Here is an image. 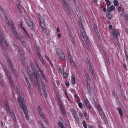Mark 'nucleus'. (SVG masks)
Segmentation results:
<instances>
[{
  "label": "nucleus",
  "mask_w": 128,
  "mask_h": 128,
  "mask_svg": "<svg viewBox=\"0 0 128 128\" xmlns=\"http://www.w3.org/2000/svg\"><path fill=\"white\" fill-rule=\"evenodd\" d=\"M100 106L99 104L97 106V108L98 111L102 110V109Z\"/></svg>",
  "instance_id": "obj_31"
},
{
  "label": "nucleus",
  "mask_w": 128,
  "mask_h": 128,
  "mask_svg": "<svg viewBox=\"0 0 128 128\" xmlns=\"http://www.w3.org/2000/svg\"><path fill=\"white\" fill-rule=\"evenodd\" d=\"M108 28H109V29L110 30L112 29V26L111 25H109V26H108Z\"/></svg>",
  "instance_id": "obj_59"
},
{
  "label": "nucleus",
  "mask_w": 128,
  "mask_h": 128,
  "mask_svg": "<svg viewBox=\"0 0 128 128\" xmlns=\"http://www.w3.org/2000/svg\"><path fill=\"white\" fill-rule=\"evenodd\" d=\"M18 8L20 13V14H22V11L21 8L18 6Z\"/></svg>",
  "instance_id": "obj_45"
},
{
  "label": "nucleus",
  "mask_w": 128,
  "mask_h": 128,
  "mask_svg": "<svg viewBox=\"0 0 128 128\" xmlns=\"http://www.w3.org/2000/svg\"><path fill=\"white\" fill-rule=\"evenodd\" d=\"M41 84L42 86V90L44 93V95L45 96H46V92L45 90V86L44 82L41 81Z\"/></svg>",
  "instance_id": "obj_11"
},
{
  "label": "nucleus",
  "mask_w": 128,
  "mask_h": 128,
  "mask_svg": "<svg viewBox=\"0 0 128 128\" xmlns=\"http://www.w3.org/2000/svg\"><path fill=\"white\" fill-rule=\"evenodd\" d=\"M107 17L109 19H110L112 18V15L110 14H108L107 15Z\"/></svg>",
  "instance_id": "obj_37"
},
{
  "label": "nucleus",
  "mask_w": 128,
  "mask_h": 128,
  "mask_svg": "<svg viewBox=\"0 0 128 128\" xmlns=\"http://www.w3.org/2000/svg\"><path fill=\"white\" fill-rule=\"evenodd\" d=\"M7 23L8 25L9 26H13V24L12 22H7Z\"/></svg>",
  "instance_id": "obj_29"
},
{
  "label": "nucleus",
  "mask_w": 128,
  "mask_h": 128,
  "mask_svg": "<svg viewBox=\"0 0 128 128\" xmlns=\"http://www.w3.org/2000/svg\"><path fill=\"white\" fill-rule=\"evenodd\" d=\"M43 120L47 124V120L46 119V118H44V119H43Z\"/></svg>",
  "instance_id": "obj_61"
},
{
  "label": "nucleus",
  "mask_w": 128,
  "mask_h": 128,
  "mask_svg": "<svg viewBox=\"0 0 128 128\" xmlns=\"http://www.w3.org/2000/svg\"><path fill=\"white\" fill-rule=\"evenodd\" d=\"M26 82L27 83V84L28 86V87L29 88H30V82H29V80L28 81H26Z\"/></svg>",
  "instance_id": "obj_46"
},
{
  "label": "nucleus",
  "mask_w": 128,
  "mask_h": 128,
  "mask_svg": "<svg viewBox=\"0 0 128 128\" xmlns=\"http://www.w3.org/2000/svg\"><path fill=\"white\" fill-rule=\"evenodd\" d=\"M72 82L73 84H75V79L74 77V76L72 75Z\"/></svg>",
  "instance_id": "obj_17"
},
{
  "label": "nucleus",
  "mask_w": 128,
  "mask_h": 128,
  "mask_svg": "<svg viewBox=\"0 0 128 128\" xmlns=\"http://www.w3.org/2000/svg\"><path fill=\"white\" fill-rule=\"evenodd\" d=\"M56 53L60 56L62 60H65V56L64 54L61 50L59 49H57L56 50Z\"/></svg>",
  "instance_id": "obj_5"
},
{
  "label": "nucleus",
  "mask_w": 128,
  "mask_h": 128,
  "mask_svg": "<svg viewBox=\"0 0 128 128\" xmlns=\"http://www.w3.org/2000/svg\"><path fill=\"white\" fill-rule=\"evenodd\" d=\"M72 114L73 115L75 119L76 120V118H77V114L76 111L73 109H72Z\"/></svg>",
  "instance_id": "obj_14"
},
{
  "label": "nucleus",
  "mask_w": 128,
  "mask_h": 128,
  "mask_svg": "<svg viewBox=\"0 0 128 128\" xmlns=\"http://www.w3.org/2000/svg\"><path fill=\"white\" fill-rule=\"evenodd\" d=\"M98 112L100 114L101 116H102L104 115V113L102 110H101L100 111H98Z\"/></svg>",
  "instance_id": "obj_40"
},
{
  "label": "nucleus",
  "mask_w": 128,
  "mask_h": 128,
  "mask_svg": "<svg viewBox=\"0 0 128 128\" xmlns=\"http://www.w3.org/2000/svg\"><path fill=\"white\" fill-rule=\"evenodd\" d=\"M18 52L20 55V56H22V57H21V58H22V59H23V56H22V55L23 54L22 51L21 50H18Z\"/></svg>",
  "instance_id": "obj_30"
},
{
  "label": "nucleus",
  "mask_w": 128,
  "mask_h": 128,
  "mask_svg": "<svg viewBox=\"0 0 128 128\" xmlns=\"http://www.w3.org/2000/svg\"><path fill=\"white\" fill-rule=\"evenodd\" d=\"M44 22V19L43 18H40V26L43 30H44L45 28Z\"/></svg>",
  "instance_id": "obj_9"
},
{
  "label": "nucleus",
  "mask_w": 128,
  "mask_h": 128,
  "mask_svg": "<svg viewBox=\"0 0 128 128\" xmlns=\"http://www.w3.org/2000/svg\"><path fill=\"white\" fill-rule=\"evenodd\" d=\"M76 10L78 12V14L79 15H80L81 14L80 11V10L79 8L78 7H76Z\"/></svg>",
  "instance_id": "obj_38"
},
{
  "label": "nucleus",
  "mask_w": 128,
  "mask_h": 128,
  "mask_svg": "<svg viewBox=\"0 0 128 128\" xmlns=\"http://www.w3.org/2000/svg\"><path fill=\"white\" fill-rule=\"evenodd\" d=\"M116 99L117 102L118 103H119V100L118 98V96H116Z\"/></svg>",
  "instance_id": "obj_48"
},
{
  "label": "nucleus",
  "mask_w": 128,
  "mask_h": 128,
  "mask_svg": "<svg viewBox=\"0 0 128 128\" xmlns=\"http://www.w3.org/2000/svg\"><path fill=\"white\" fill-rule=\"evenodd\" d=\"M3 42L4 43L6 47H8V43L6 41L4 40L3 35L1 32L0 31V44L2 47L3 48L4 45Z\"/></svg>",
  "instance_id": "obj_4"
},
{
  "label": "nucleus",
  "mask_w": 128,
  "mask_h": 128,
  "mask_svg": "<svg viewBox=\"0 0 128 128\" xmlns=\"http://www.w3.org/2000/svg\"><path fill=\"white\" fill-rule=\"evenodd\" d=\"M123 66L126 70H127L126 65L125 64H123Z\"/></svg>",
  "instance_id": "obj_55"
},
{
  "label": "nucleus",
  "mask_w": 128,
  "mask_h": 128,
  "mask_svg": "<svg viewBox=\"0 0 128 128\" xmlns=\"http://www.w3.org/2000/svg\"><path fill=\"white\" fill-rule=\"evenodd\" d=\"M89 68L90 69V71H92V70H93L92 67L90 65H89Z\"/></svg>",
  "instance_id": "obj_56"
},
{
  "label": "nucleus",
  "mask_w": 128,
  "mask_h": 128,
  "mask_svg": "<svg viewBox=\"0 0 128 128\" xmlns=\"http://www.w3.org/2000/svg\"><path fill=\"white\" fill-rule=\"evenodd\" d=\"M6 60L7 62L9 63L10 66V67L11 70L13 72H14V66L12 64L11 62V61L10 59L8 58H6Z\"/></svg>",
  "instance_id": "obj_8"
},
{
  "label": "nucleus",
  "mask_w": 128,
  "mask_h": 128,
  "mask_svg": "<svg viewBox=\"0 0 128 128\" xmlns=\"http://www.w3.org/2000/svg\"><path fill=\"white\" fill-rule=\"evenodd\" d=\"M122 8L120 6H119L118 8V10L119 12H120L121 11Z\"/></svg>",
  "instance_id": "obj_52"
},
{
  "label": "nucleus",
  "mask_w": 128,
  "mask_h": 128,
  "mask_svg": "<svg viewBox=\"0 0 128 128\" xmlns=\"http://www.w3.org/2000/svg\"><path fill=\"white\" fill-rule=\"evenodd\" d=\"M64 6L66 8V10H69V9L68 8V6H67V5L66 4L64 5Z\"/></svg>",
  "instance_id": "obj_53"
},
{
  "label": "nucleus",
  "mask_w": 128,
  "mask_h": 128,
  "mask_svg": "<svg viewBox=\"0 0 128 128\" xmlns=\"http://www.w3.org/2000/svg\"><path fill=\"white\" fill-rule=\"evenodd\" d=\"M28 73L30 74V80H32L33 79V77L32 75V74H31V72L29 70H28Z\"/></svg>",
  "instance_id": "obj_19"
},
{
  "label": "nucleus",
  "mask_w": 128,
  "mask_h": 128,
  "mask_svg": "<svg viewBox=\"0 0 128 128\" xmlns=\"http://www.w3.org/2000/svg\"><path fill=\"white\" fill-rule=\"evenodd\" d=\"M89 43V42H88V43ZM88 43H87V42H86V43H85V44H84L86 45V48H87V49L88 50H90V48H89V47H88V46L87 45V44H88Z\"/></svg>",
  "instance_id": "obj_50"
},
{
  "label": "nucleus",
  "mask_w": 128,
  "mask_h": 128,
  "mask_svg": "<svg viewBox=\"0 0 128 128\" xmlns=\"http://www.w3.org/2000/svg\"><path fill=\"white\" fill-rule=\"evenodd\" d=\"M46 58L49 62H50V60L48 58V57L47 56H45Z\"/></svg>",
  "instance_id": "obj_64"
},
{
  "label": "nucleus",
  "mask_w": 128,
  "mask_h": 128,
  "mask_svg": "<svg viewBox=\"0 0 128 128\" xmlns=\"http://www.w3.org/2000/svg\"><path fill=\"white\" fill-rule=\"evenodd\" d=\"M40 116H41V117L43 120L44 118H46L44 117V116H43L42 114H41V115H40Z\"/></svg>",
  "instance_id": "obj_58"
},
{
  "label": "nucleus",
  "mask_w": 128,
  "mask_h": 128,
  "mask_svg": "<svg viewBox=\"0 0 128 128\" xmlns=\"http://www.w3.org/2000/svg\"><path fill=\"white\" fill-rule=\"evenodd\" d=\"M56 82L57 85L58 86H59L60 85V84L59 83L58 81V80H56Z\"/></svg>",
  "instance_id": "obj_60"
},
{
  "label": "nucleus",
  "mask_w": 128,
  "mask_h": 128,
  "mask_svg": "<svg viewBox=\"0 0 128 128\" xmlns=\"http://www.w3.org/2000/svg\"><path fill=\"white\" fill-rule=\"evenodd\" d=\"M114 5L116 6H118L119 5V4L118 2L116 0H115L114 1Z\"/></svg>",
  "instance_id": "obj_22"
},
{
  "label": "nucleus",
  "mask_w": 128,
  "mask_h": 128,
  "mask_svg": "<svg viewBox=\"0 0 128 128\" xmlns=\"http://www.w3.org/2000/svg\"><path fill=\"white\" fill-rule=\"evenodd\" d=\"M34 48L36 50V53L38 54H39V51L38 49V48L36 47V46H34Z\"/></svg>",
  "instance_id": "obj_33"
},
{
  "label": "nucleus",
  "mask_w": 128,
  "mask_h": 128,
  "mask_svg": "<svg viewBox=\"0 0 128 128\" xmlns=\"http://www.w3.org/2000/svg\"><path fill=\"white\" fill-rule=\"evenodd\" d=\"M4 105L7 112L8 113H10V110L6 102H4Z\"/></svg>",
  "instance_id": "obj_13"
},
{
  "label": "nucleus",
  "mask_w": 128,
  "mask_h": 128,
  "mask_svg": "<svg viewBox=\"0 0 128 128\" xmlns=\"http://www.w3.org/2000/svg\"><path fill=\"white\" fill-rule=\"evenodd\" d=\"M68 75V74L66 73V72L64 73V74L63 75V78H66L67 77Z\"/></svg>",
  "instance_id": "obj_34"
},
{
  "label": "nucleus",
  "mask_w": 128,
  "mask_h": 128,
  "mask_svg": "<svg viewBox=\"0 0 128 128\" xmlns=\"http://www.w3.org/2000/svg\"><path fill=\"white\" fill-rule=\"evenodd\" d=\"M71 40L72 41V43H73V44H75V42L74 40V39L73 38H72V39H71Z\"/></svg>",
  "instance_id": "obj_54"
},
{
  "label": "nucleus",
  "mask_w": 128,
  "mask_h": 128,
  "mask_svg": "<svg viewBox=\"0 0 128 128\" xmlns=\"http://www.w3.org/2000/svg\"><path fill=\"white\" fill-rule=\"evenodd\" d=\"M37 56L40 60L43 59L42 57L40 56V54H37Z\"/></svg>",
  "instance_id": "obj_42"
},
{
  "label": "nucleus",
  "mask_w": 128,
  "mask_h": 128,
  "mask_svg": "<svg viewBox=\"0 0 128 128\" xmlns=\"http://www.w3.org/2000/svg\"><path fill=\"white\" fill-rule=\"evenodd\" d=\"M26 22L29 29L31 30H33V24L32 22L28 20H26Z\"/></svg>",
  "instance_id": "obj_7"
},
{
  "label": "nucleus",
  "mask_w": 128,
  "mask_h": 128,
  "mask_svg": "<svg viewBox=\"0 0 128 128\" xmlns=\"http://www.w3.org/2000/svg\"><path fill=\"white\" fill-rule=\"evenodd\" d=\"M0 10L2 13L3 14L4 16H5V12L3 9L1 7H0Z\"/></svg>",
  "instance_id": "obj_26"
},
{
  "label": "nucleus",
  "mask_w": 128,
  "mask_h": 128,
  "mask_svg": "<svg viewBox=\"0 0 128 128\" xmlns=\"http://www.w3.org/2000/svg\"><path fill=\"white\" fill-rule=\"evenodd\" d=\"M92 73V76H93L94 77V78H96V76H95V74H94V72L93 71V70H92V71H90Z\"/></svg>",
  "instance_id": "obj_44"
},
{
  "label": "nucleus",
  "mask_w": 128,
  "mask_h": 128,
  "mask_svg": "<svg viewBox=\"0 0 128 128\" xmlns=\"http://www.w3.org/2000/svg\"><path fill=\"white\" fill-rule=\"evenodd\" d=\"M83 125L84 127V128H87V126L86 125V122L84 120L83 121Z\"/></svg>",
  "instance_id": "obj_28"
},
{
  "label": "nucleus",
  "mask_w": 128,
  "mask_h": 128,
  "mask_svg": "<svg viewBox=\"0 0 128 128\" xmlns=\"http://www.w3.org/2000/svg\"><path fill=\"white\" fill-rule=\"evenodd\" d=\"M86 104L87 107L88 108L90 109H91V107L90 106L89 103Z\"/></svg>",
  "instance_id": "obj_39"
},
{
  "label": "nucleus",
  "mask_w": 128,
  "mask_h": 128,
  "mask_svg": "<svg viewBox=\"0 0 128 128\" xmlns=\"http://www.w3.org/2000/svg\"><path fill=\"white\" fill-rule=\"evenodd\" d=\"M68 56L69 58L70 59V62H71L72 61V59L71 58L72 56H71V55L70 54V53H68Z\"/></svg>",
  "instance_id": "obj_41"
},
{
  "label": "nucleus",
  "mask_w": 128,
  "mask_h": 128,
  "mask_svg": "<svg viewBox=\"0 0 128 128\" xmlns=\"http://www.w3.org/2000/svg\"><path fill=\"white\" fill-rule=\"evenodd\" d=\"M58 104L60 106L61 110L63 113L64 114H66V112L64 110V108L62 103V101L61 102L60 100H59V99L58 100Z\"/></svg>",
  "instance_id": "obj_6"
},
{
  "label": "nucleus",
  "mask_w": 128,
  "mask_h": 128,
  "mask_svg": "<svg viewBox=\"0 0 128 128\" xmlns=\"http://www.w3.org/2000/svg\"><path fill=\"white\" fill-rule=\"evenodd\" d=\"M16 90L17 94L19 95L18 98V104L21 109L23 110L26 120H28L29 118L28 114L27 108L24 100L23 98L22 94L20 92V90L19 89L18 87H16Z\"/></svg>",
  "instance_id": "obj_1"
},
{
  "label": "nucleus",
  "mask_w": 128,
  "mask_h": 128,
  "mask_svg": "<svg viewBox=\"0 0 128 128\" xmlns=\"http://www.w3.org/2000/svg\"><path fill=\"white\" fill-rule=\"evenodd\" d=\"M119 34V33L117 31H114L112 33V35L116 39L118 40V36Z\"/></svg>",
  "instance_id": "obj_10"
},
{
  "label": "nucleus",
  "mask_w": 128,
  "mask_h": 128,
  "mask_svg": "<svg viewBox=\"0 0 128 128\" xmlns=\"http://www.w3.org/2000/svg\"><path fill=\"white\" fill-rule=\"evenodd\" d=\"M78 105L80 108H81L82 107V104L81 102H80L78 104Z\"/></svg>",
  "instance_id": "obj_43"
},
{
  "label": "nucleus",
  "mask_w": 128,
  "mask_h": 128,
  "mask_svg": "<svg viewBox=\"0 0 128 128\" xmlns=\"http://www.w3.org/2000/svg\"><path fill=\"white\" fill-rule=\"evenodd\" d=\"M89 128H96V127L94 126H89Z\"/></svg>",
  "instance_id": "obj_57"
},
{
  "label": "nucleus",
  "mask_w": 128,
  "mask_h": 128,
  "mask_svg": "<svg viewBox=\"0 0 128 128\" xmlns=\"http://www.w3.org/2000/svg\"><path fill=\"white\" fill-rule=\"evenodd\" d=\"M107 6H109L111 5V3L109 0H105Z\"/></svg>",
  "instance_id": "obj_24"
},
{
  "label": "nucleus",
  "mask_w": 128,
  "mask_h": 128,
  "mask_svg": "<svg viewBox=\"0 0 128 128\" xmlns=\"http://www.w3.org/2000/svg\"><path fill=\"white\" fill-rule=\"evenodd\" d=\"M84 99L86 104L89 103L88 100L86 97H84Z\"/></svg>",
  "instance_id": "obj_25"
},
{
  "label": "nucleus",
  "mask_w": 128,
  "mask_h": 128,
  "mask_svg": "<svg viewBox=\"0 0 128 128\" xmlns=\"http://www.w3.org/2000/svg\"><path fill=\"white\" fill-rule=\"evenodd\" d=\"M33 71V73L35 77V79L36 78L37 80V72L35 70H34Z\"/></svg>",
  "instance_id": "obj_21"
},
{
  "label": "nucleus",
  "mask_w": 128,
  "mask_h": 128,
  "mask_svg": "<svg viewBox=\"0 0 128 128\" xmlns=\"http://www.w3.org/2000/svg\"><path fill=\"white\" fill-rule=\"evenodd\" d=\"M86 86L87 88V89L88 91V93L90 95V96H91L92 94L91 92V89L90 86L88 84H87Z\"/></svg>",
  "instance_id": "obj_15"
},
{
  "label": "nucleus",
  "mask_w": 128,
  "mask_h": 128,
  "mask_svg": "<svg viewBox=\"0 0 128 128\" xmlns=\"http://www.w3.org/2000/svg\"><path fill=\"white\" fill-rule=\"evenodd\" d=\"M0 84L2 85L3 84V81L1 77L0 78Z\"/></svg>",
  "instance_id": "obj_51"
},
{
  "label": "nucleus",
  "mask_w": 128,
  "mask_h": 128,
  "mask_svg": "<svg viewBox=\"0 0 128 128\" xmlns=\"http://www.w3.org/2000/svg\"><path fill=\"white\" fill-rule=\"evenodd\" d=\"M56 97L57 98V100H58H58L59 99V100H60L61 102H62V100L60 99V98L59 97L58 95V94L56 93Z\"/></svg>",
  "instance_id": "obj_35"
},
{
  "label": "nucleus",
  "mask_w": 128,
  "mask_h": 128,
  "mask_svg": "<svg viewBox=\"0 0 128 128\" xmlns=\"http://www.w3.org/2000/svg\"><path fill=\"white\" fill-rule=\"evenodd\" d=\"M118 111L120 114V116H123V114L121 109L120 108H119L118 109Z\"/></svg>",
  "instance_id": "obj_20"
},
{
  "label": "nucleus",
  "mask_w": 128,
  "mask_h": 128,
  "mask_svg": "<svg viewBox=\"0 0 128 128\" xmlns=\"http://www.w3.org/2000/svg\"><path fill=\"white\" fill-rule=\"evenodd\" d=\"M12 44L13 46L15 47H17V48H18V46H17L16 45V44H14V43H12Z\"/></svg>",
  "instance_id": "obj_62"
},
{
  "label": "nucleus",
  "mask_w": 128,
  "mask_h": 128,
  "mask_svg": "<svg viewBox=\"0 0 128 128\" xmlns=\"http://www.w3.org/2000/svg\"><path fill=\"white\" fill-rule=\"evenodd\" d=\"M13 33L15 38H18V35L16 31H14L13 32Z\"/></svg>",
  "instance_id": "obj_23"
},
{
  "label": "nucleus",
  "mask_w": 128,
  "mask_h": 128,
  "mask_svg": "<svg viewBox=\"0 0 128 128\" xmlns=\"http://www.w3.org/2000/svg\"><path fill=\"white\" fill-rule=\"evenodd\" d=\"M37 110L40 115H41V114H42V110H41L40 106H38Z\"/></svg>",
  "instance_id": "obj_18"
},
{
  "label": "nucleus",
  "mask_w": 128,
  "mask_h": 128,
  "mask_svg": "<svg viewBox=\"0 0 128 128\" xmlns=\"http://www.w3.org/2000/svg\"><path fill=\"white\" fill-rule=\"evenodd\" d=\"M115 10V8L114 6L113 5L111 6L109 8L108 10V11L110 13L111 12H112L113 10Z\"/></svg>",
  "instance_id": "obj_16"
},
{
  "label": "nucleus",
  "mask_w": 128,
  "mask_h": 128,
  "mask_svg": "<svg viewBox=\"0 0 128 128\" xmlns=\"http://www.w3.org/2000/svg\"><path fill=\"white\" fill-rule=\"evenodd\" d=\"M62 0L63 2V5L64 6L66 4V2L64 0Z\"/></svg>",
  "instance_id": "obj_49"
},
{
  "label": "nucleus",
  "mask_w": 128,
  "mask_h": 128,
  "mask_svg": "<svg viewBox=\"0 0 128 128\" xmlns=\"http://www.w3.org/2000/svg\"><path fill=\"white\" fill-rule=\"evenodd\" d=\"M81 36L82 37V40L84 43L85 44L86 42L88 43L89 40L88 38L86 35L85 31L82 27H81Z\"/></svg>",
  "instance_id": "obj_3"
},
{
  "label": "nucleus",
  "mask_w": 128,
  "mask_h": 128,
  "mask_svg": "<svg viewBox=\"0 0 128 128\" xmlns=\"http://www.w3.org/2000/svg\"><path fill=\"white\" fill-rule=\"evenodd\" d=\"M58 125L60 128H65L64 127L62 124L61 122H59L58 123Z\"/></svg>",
  "instance_id": "obj_27"
},
{
  "label": "nucleus",
  "mask_w": 128,
  "mask_h": 128,
  "mask_svg": "<svg viewBox=\"0 0 128 128\" xmlns=\"http://www.w3.org/2000/svg\"><path fill=\"white\" fill-rule=\"evenodd\" d=\"M40 72L41 76L43 77L44 79L46 81V80L45 78V77L44 76V74H43L42 71Z\"/></svg>",
  "instance_id": "obj_36"
},
{
  "label": "nucleus",
  "mask_w": 128,
  "mask_h": 128,
  "mask_svg": "<svg viewBox=\"0 0 128 128\" xmlns=\"http://www.w3.org/2000/svg\"><path fill=\"white\" fill-rule=\"evenodd\" d=\"M23 38L22 37H21L20 38V41H21V42H22V41L23 40Z\"/></svg>",
  "instance_id": "obj_63"
},
{
  "label": "nucleus",
  "mask_w": 128,
  "mask_h": 128,
  "mask_svg": "<svg viewBox=\"0 0 128 128\" xmlns=\"http://www.w3.org/2000/svg\"><path fill=\"white\" fill-rule=\"evenodd\" d=\"M64 68L62 66H60L59 73L61 74H62L64 72Z\"/></svg>",
  "instance_id": "obj_12"
},
{
  "label": "nucleus",
  "mask_w": 128,
  "mask_h": 128,
  "mask_svg": "<svg viewBox=\"0 0 128 128\" xmlns=\"http://www.w3.org/2000/svg\"><path fill=\"white\" fill-rule=\"evenodd\" d=\"M2 66L3 67L4 71L6 75L7 76L9 80L10 81V83L11 84L12 87L13 88L14 87V84L12 80L11 77V76L10 72L7 69L6 66L5 65H4V64H2Z\"/></svg>",
  "instance_id": "obj_2"
},
{
  "label": "nucleus",
  "mask_w": 128,
  "mask_h": 128,
  "mask_svg": "<svg viewBox=\"0 0 128 128\" xmlns=\"http://www.w3.org/2000/svg\"><path fill=\"white\" fill-rule=\"evenodd\" d=\"M24 77L25 79V80L26 81H26H28V78L25 75V74H24Z\"/></svg>",
  "instance_id": "obj_47"
},
{
  "label": "nucleus",
  "mask_w": 128,
  "mask_h": 128,
  "mask_svg": "<svg viewBox=\"0 0 128 128\" xmlns=\"http://www.w3.org/2000/svg\"><path fill=\"white\" fill-rule=\"evenodd\" d=\"M85 75L88 81V80H90V79L88 73L86 72L85 73Z\"/></svg>",
  "instance_id": "obj_32"
}]
</instances>
